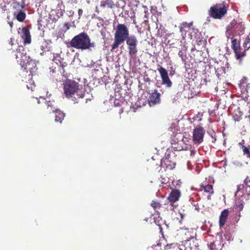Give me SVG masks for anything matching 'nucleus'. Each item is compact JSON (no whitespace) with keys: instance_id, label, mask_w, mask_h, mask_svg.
<instances>
[{"instance_id":"7c9ffc66","label":"nucleus","mask_w":250,"mask_h":250,"mask_svg":"<svg viewBox=\"0 0 250 250\" xmlns=\"http://www.w3.org/2000/svg\"><path fill=\"white\" fill-rule=\"evenodd\" d=\"M244 47L245 49H248L250 48V38L247 37L244 43Z\"/></svg>"},{"instance_id":"a18cd8bd","label":"nucleus","mask_w":250,"mask_h":250,"mask_svg":"<svg viewBox=\"0 0 250 250\" xmlns=\"http://www.w3.org/2000/svg\"><path fill=\"white\" fill-rule=\"evenodd\" d=\"M191 154H195L194 151L193 150H191Z\"/></svg>"},{"instance_id":"412c9836","label":"nucleus","mask_w":250,"mask_h":250,"mask_svg":"<svg viewBox=\"0 0 250 250\" xmlns=\"http://www.w3.org/2000/svg\"><path fill=\"white\" fill-rule=\"evenodd\" d=\"M239 87L241 89L242 92L247 91L249 87V84L246 78L242 79L239 83Z\"/></svg>"},{"instance_id":"b1692460","label":"nucleus","mask_w":250,"mask_h":250,"mask_svg":"<svg viewBox=\"0 0 250 250\" xmlns=\"http://www.w3.org/2000/svg\"><path fill=\"white\" fill-rule=\"evenodd\" d=\"M182 232L185 235V238H183L185 241L188 242L194 238V236L191 234L190 231L188 229H186L182 231Z\"/></svg>"},{"instance_id":"4c0bfd02","label":"nucleus","mask_w":250,"mask_h":250,"mask_svg":"<svg viewBox=\"0 0 250 250\" xmlns=\"http://www.w3.org/2000/svg\"><path fill=\"white\" fill-rule=\"evenodd\" d=\"M160 178H161V182L162 184H166V183H167L168 180V178H167V177L164 178L162 176H161Z\"/></svg>"},{"instance_id":"6ab92c4d","label":"nucleus","mask_w":250,"mask_h":250,"mask_svg":"<svg viewBox=\"0 0 250 250\" xmlns=\"http://www.w3.org/2000/svg\"><path fill=\"white\" fill-rule=\"evenodd\" d=\"M54 112L55 113V122L61 123L64 119L65 114L62 111L58 109L55 110Z\"/></svg>"},{"instance_id":"a19ab883","label":"nucleus","mask_w":250,"mask_h":250,"mask_svg":"<svg viewBox=\"0 0 250 250\" xmlns=\"http://www.w3.org/2000/svg\"><path fill=\"white\" fill-rule=\"evenodd\" d=\"M83 10L81 9H79L78 10V15H79V18H80V17L82 16V15H83Z\"/></svg>"},{"instance_id":"f257e3e1","label":"nucleus","mask_w":250,"mask_h":250,"mask_svg":"<svg viewBox=\"0 0 250 250\" xmlns=\"http://www.w3.org/2000/svg\"><path fill=\"white\" fill-rule=\"evenodd\" d=\"M16 59L19 62L22 70L28 73L29 79L32 77L37 70L36 63L34 60L27 56L23 46H19L15 51Z\"/></svg>"},{"instance_id":"603ef678","label":"nucleus","mask_w":250,"mask_h":250,"mask_svg":"<svg viewBox=\"0 0 250 250\" xmlns=\"http://www.w3.org/2000/svg\"><path fill=\"white\" fill-rule=\"evenodd\" d=\"M57 72H58V74H59L60 72L57 71L56 73H57Z\"/></svg>"},{"instance_id":"9b49d317","label":"nucleus","mask_w":250,"mask_h":250,"mask_svg":"<svg viewBox=\"0 0 250 250\" xmlns=\"http://www.w3.org/2000/svg\"><path fill=\"white\" fill-rule=\"evenodd\" d=\"M241 192L243 194L246 195L247 198L250 195V178L248 176L244 180L243 184H240L237 187L236 193Z\"/></svg>"},{"instance_id":"09e8293b","label":"nucleus","mask_w":250,"mask_h":250,"mask_svg":"<svg viewBox=\"0 0 250 250\" xmlns=\"http://www.w3.org/2000/svg\"><path fill=\"white\" fill-rule=\"evenodd\" d=\"M248 118H249V121H250V115H249Z\"/></svg>"},{"instance_id":"9d476101","label":"nucleus","mask_w":250,"mask_h":250,"mask_svg":"<svg viewBox=\"0 0 250 250\" xmlns=\"http://www.w3.org/2000/svg\"><path fill=\"white\" fill-rule=\"evenodd\" d=\"M175 156H172L170 154L166 153L165 157L161 160V167L171 170L174 168L176 165L174 160Z\"/></svg>"},{"instance_id":"f704fd0d","label":"nucleus","mask_w":250,"mask_h":250,"mask_svg":"<svg viewBox=\"0 0 250 250\" xmlns=\"http://www.w3.org/2000/svg\"><path fill=\"white\" fill-rule=\"evenodd\" d=\"M26 86L28 89H30L32 91H34L36 86L35 83L33 82L31 83H29L28 84H27Z\"/></svg>"},{"instance_id":"f03ea898","label":"nucleus","mask_w":250,"mask_h":250,"mask_svg":"<svg viewBox=\"0 0 250 250\" xmlns=\"http://www.w3.org/2000/svg\"><path fill=\"white\" fill-rule=\"evenodd\" d=\"M80 84L73 80L67 79L63 83V93L67 98H71L75 103L84 97V92L80 89Z\"/></svg>"},{"instance_id":"c756f323","label":"nucleus","mask_w":250,"mask_h":250,"mask_svg":"<svg viewBox=\"0 0 250 250\" xmlns=\"http://www.w3.org/2000/svg\"><path fill=\"white\" fill-rule=\"evenodd\" d=\"M41 48L43 51H49L51 49V46L47 42L45 41L41 45Z\"/></svg>"},{"instance_id":"423d86ee","label":"nucleus","mask_w":250,"mask_h":250,"mask_svg":"<svg viewBox=\"0 0 250 250\" xmlns=\"http://www.w3.org/2000/svg\"><path fill=\"white\" fill-rule=\"evenodd\" d=\"M52 61L58 65V68L52 66L50 68V72L52 73H56L57 71L60 72V73L62 76L67 77V74L65 70V67L67 66V63L64 61L63 58H62L61 55L59 54H55L54 55Z\"/></svg>"},{"instance_id":"c03bdc74","label":"nucleus","mask_w":250,"mask_h":250,"mask_svg":"<svg viewBox=\"0 0 250 250\" xmlns=\"http://www.w3.org/2000/svg\"><path fill=\"white\" fill-rule=\"evenodd\" d=\"M8 24H9L10 27L12 28L13 27V22L12 21H9L8 22Z\"/></svg>"},{"instance_id":"ea45409f","label":"nucleus","mask_w":250,"mask_h":250,"mask_svg":"<svg viewBox=\"0 0 250 250\" xmlns=\"http://www.w3.org/2000/svg\"><path fill=\"white\" fill-rule=\"evenodd\" d=\"M15 8H21V9H22L24 8V6L22 4H20L19 3H16V5L14 6Z\"/></svg>"},{"instance_id":"3c124183","label":"nucleus","mask_w":250,"mask_h":250,"mask_svg":"<svg viewBox=\"0 0 250 250\" xmlns=\"http://www.w3.org/2000/svg\"><path fill=\"white\" fill-rule=\"evenodd\" d=\"M180 30H181V31H182V28H180Z\"/></svg>"},{"instance_id":"7ed1b4c3","label":"nucleus","mask_w":250,"mask_h":250,"mask_svg":"<svg viewBox=\"0 0 250 250\" xmlns=\"http://www.w3.org/2000/svg\"><path fill=\"white\" fill-rule=\"evenodd\" d=\"M69 45L72 47L82 50L90 49L95 47V43L91 42L90 37L84 32L74 36L69 42Z\"/></svg>"},{"instance_id":"5701e85b","label":"nucleus","mask_w":250,"mask_h":250,"mask_svg":"<svg viewBox=\"0 0 250 250\" xmlns=\"http://www.w3.org/2000/svg\"><path fill=\"white\" fill-rule=\"evenodd\" d=\"M14 15L16 16L17 20L20 22H22L26 18V14L24 11L20 10V12H14Z\"/></svg>"},{"instance_id":"cd10ccee","label":"nucleus","mask_w":250,"mask_h":250,"mask_svg":"<svg viewBox=\"0 0 250 250\" xmlns=\"http://www.w3.org/2000/svg\"><path fill=\"white\" fill-rule=\"evenodd\" d=\"M240 47V42L236 39H233L231 41V48L233 50H237Z\"/></svg>"},{"instance_id":"4be33fe9","label":"nucleus","mask_w":250,"mask_h":250,"mask_svg":"<svg viewBox=\"0 0 250 250\" xmlns=\"http://www.w3.org/2000/svg\"><path fill=\"white\" fill-rule=\"evenodd\" d=\"M242 112L240 110V108L238 107L234 110L233 115V119L235 121H239L242 119Z\"/></svg>"},{"instance_id":"473e14b6","label":"nucleus","mask_w":250,"mask_h":250,"mask_svg":"<svg viewBox=\"0 0 250 250\" xmlns=\"http://www.w3.org/2000/svg\"><path fill=\"white\" fill-rule=\"evenodd\" d=\"M57 13V16L59 18L62 17L65 12L64 8H61V9H58Z\"/></svg>"},{"instance_id":"e433bc0d","label":"nucleus","mask_w":250,"mask_h":250,"mask_svg":"<svg viewBox=\"0 0 250 250\" xmlns=\"http://www.w3.org/2000/svg\"><path fill=\"white\" fill-rule=\"evenodd\" d=\"M178 55L182 59V61H185L186 60V56L184 55V52L180 50L178 52Z\"/></svg>"},{"instance_id":"c9c22d12","label":"nucleus","mask_w":250,"mask_h":250,"mask_svg":"<svg viewBox=\"0 0 250 250\" xmlns=\"http://www.w3.org/2000/svg\"><path fill=\"white\" fill-rule=\"evenodd\" d=\"M208 247L210 250H217L214 242L210 243V244L208 245Z\"/></svg>"},{"instance_id":"72a5a7b5","label":"nucleus","mask_w":250,"mask_h":250,"mask_svg":"<svg viewBox=\"0 0 250 250\" xmlns=\"http://www.w3.org/2000/svg\"><path fill=\"white\" fill-rule=\"evenodd\" d=\"M192 24L193 22H190L189 23H188L187 22H183L182 23V25L183 26V27L188 28H190V27L192 25Z\"/></svg>"},{"instance_id":"ddd939ff","label":"nucleus","mask_w":250,"mask_h":250,"mask_svg":"<svg viewBox=\"0 0 250 250\" xmlns=\"http://www.w3.org/2000/svg\"><path fill=\"white\" fill-rule=\"evenodd\" d=\"M160 96V93H159L156 89H155L149 97L148 101L149 105L153 106L156 104H159L161 101Z\"/></svg>"},{"instance_id":"20e7f679","label":"nucleus","mask_w":250,"mask_h":250,"mask_svg":"<svg viewBox=\"0 0 250 250\" xmlns=\"http://www.w3.org/2000/svg\"><path fill=\"white\" fill-rule=\"evenodd\" d=\"M129 37V32L127 27L124 24H117L114 33V41L110 51L113 52L119 47L120 45L126 41Z\"/></svg>"},{"instance_id":"c85d7f7f","label":"nucleus","mask_w":250,"mask_h":250,"mask_svg":"<svg viewBox=\"0 0 250 250\" xmlns=\"http://www.w3.org/2000/svg\"><path fill=\"white\" fill-rule=\"evenodd\" d=\"M151 206L156 211H158V209H160L161 207L162 204H161L159 202L152 201L151 203Z\"/></svg>"},{"instance_id":"2f4dec72","label":"nucleus","mask_w":250,"mask_h":250,"mask_svg":"<svg viewBox=\"0 0 250 250\" xmlns=\"http://www.w3.org/2000/svg\"><path fill=\"white\" fill-rule=\"evenodd\" d=\"M179 135H181V134L180 133L176 134L175 135L173 136V138L172 139L171 142L172 144H176L178 142V138H176V136H179Z\"/></svg>"},{"instance_id":"58836bf2","label":"nucleus","mask_w":250,"mask_h":250,"mask_svg":"<svg viewBox=\"0 0 250 250\" xmlns=\"http://www.w3.org/2000/svg\"><path fill=\"white\" fill-rule=\"evenodd\" d=\"M57 8L58 9H61V8H64V5L63 4V1H61L59 2L57 6Z\"/></svg>"},{"instance_id":"37998d69","label":"nucleus","mask_w":250,"mask_h":250,"mask_svg":"<svg viewBox=\"0 0 250 250\" xmlns=\"http://www.w3.org/2000/svg\"><path fill=\"white\" fill-rule=\"evenodd\" d=\"M9 46H12L14 45V42L12 38L10 39V40L9 42Z\"/></svg>"},{"instance_id":"79ce46f5","label":"nucleus","mask_w":250,"mask_h":250,"mask_svg":"<svg viewBox=\"0 0 250 250\" xmlns=\"http://www.w3.org/2000/svg\"><path fill=\"white\" fill-rule=\"evenodd\" d=\"M172 244L167 245L165 247L164 250H168V249H170L171 247Z\"/></svg>"},{"instance_id":"0eeeda50","label":"nucleus","mask_w":250,"mask_h":250,"mask_svg":"<svg viewBox=\"0 0 250 250\" xmlns=\"http://www.w3.org/2000/svg\"><path fill=\"white\" fill-rule=\"evenodd\" d=\"M52 61L58 65V68L52 66L50 68V72L52 73H56L57 71L60 72V73L62 76L67 77V74L65 70V67L67 66V63L64 61L63 58H62L61 55L59 54H55L54 55Z\"/></svg>"},{"instance_id":"49530a36","label":"nucleus","mask_w":250,"mask_h":250,"mask_svg":"<svg viewBox=\"0 0 250 250\" xmlns=\"http://www.w3.org/2000/svg\"><path fill=\"white\" fill-rule=\"evenodd\" d=\"M7 48H8V49H9V50L12 49V48H11L10 47V46L7 47Z\"/></svg>"},{"instance_id":"bb28decb","label":"nucleus","mask_w":250,"mask_h":250,"mask_svg":"<svg viewBox=\"0 0 250 250\" xmlns=\"http://www.w3.org/2000/svg\"><path fill=\"white\" fill-rule=\"evenodd\" d=\"M45 104L47 105V109L48 112H53L55 110H57L54 106V102L49 101L45 102Z\"/></svg>"},{"instance_id":"a211bd4d","label":"nucleus","mask_w":250,"mask_h":250,"mask_svg":"<svg viewBox=\"0 0 250 250\" xmlns=\"http://www.w3.org/2000/svg\"><path fill=\"white\" fill-rule=\"evenodd\" d=\"M200 190L204 191L205 192L209 193V195H208V199H209V197L213 193V187L212 186L210 185H202L201 186Z\"/></svg>"},{"instance_id":"393cba45","label":"nucleus","mask_w":250,"mask_h":250,"mask_svg":"<svg viewBox=\"0 0 250 250\" xmlns=\"http://www.w3.org/2000/svg\"><path fill=\"white\" fill-rule=\"evenodd\" d=\"M235 53V57L237 60H241L242 58L245 56V51H243V49L240 47L239 49L237 50H234Z\"/></svg>"},{"instance_id":"f8f14e48","label":"nucleus","mask_w":250,"mask_h":250,"mask_svg":"<svg viewBox=\"0 0 250 250\" xmlns=\"http://www.w3.org/2000/svg\"><path fill=\"white\" fill-rule=\"evenodd\" d=\"M157 70L160 74L162 83L166 85L168 87H170L172 86V83L168 77L167 71L165 68L162 66L158 68Z\"/></svg>"},{"instance_id":"a878e982","label":"nucleus","mask_w":250,"mask_h":250,"mask_svg":"<svg viewBox=\"0 0 250 250\" xmlns=\"http://www.w3.org/2000/svg\"><path fill=\"white\" fill-rule=\"evenodd\" d=\"M239 146H241V148L242 149L243 153L246 155L247 158L250 159V146L249 145L248 146L242 145V143L239 144Z\"/></svg>"},{"instance_id":"de8ad7c7","label":"nucleus","mask_w":250,"mask_h":250,"mask_svg":"<svg viewBox=\"0 0 250 250\" xmlns=\"http://www.w3.org/2000/svg\"><path fill=\"white\" fill-rule=\"evenodd\" d=\"M96 12L99 13V10H98L97 7H96Z\"/></svg>"},{"instance_id":"1a4fd4ad","label":"nucleus","mask_w":250,"mask_h":250,"mask_svg":"<svg viewBox=\"0 0 250 250\" xmlns=\"http://www.w3.org/2000/svg\"><path fill=\"white\" fill-rule=\"evenodd\" d=\"M205 130L200 125L196 126L192 132V141L194 144H200L203 142Z\"/></svg>"},{"instance_id":"8fccbe9b","label":"nucleus","mask_w":250,"mask_h":250,"mask_svg":"<svg viewBox=\"0 0 250 250\" xmlns=\"http://www.w3.org/2000/svg\"><path fill=\"white\" fill-rule=\"evenodd\" d=\"M38 104H40V102L39 100H38Z\"/></svg>"},{"instance_id":"aec40b11","label":"nucleus","mask_w":250,"mask_h":250,"mask_svg":"<svg viewBox=\"0 0 250 250\" xmlns=\"http://www.w3.org/2000/svg\"><path fill=\"white\" fill-rule=\"evenodd\" d=\"M246 197H247L246 195L243 194L238 199V201L236 203V208L239 211H241L244 208V202L243 200L244 198H246Z\"/></svg>"},{"instance_id":"f3484780","label":"nucleus","mask_w":250,"mask_h":250,"mask_svg":"<svg viewBox=\"0 0 250 250\" xmlns=\"http://www.w3.org/2000/svg\"><path fill=\"white\" fill-rule=\"evenodd\" d=\"M100 6L104 9H113L115 8V5L112 0H102L100 2Z\"/></svg>"},{"instance_id":"dca6fc26","label":"nucleus","mask_w":250,"mask_h":250,"mask_svg":"<svg viewBox=\"0 0 250 250\" xmlns=\"http://www.w3.org/2000/svg\"><path fill=\"white\" fill-rule=\"evenodd\" d=\"M22 34L21 37L24 40L25 44H29L31 42V38L29 30L26 27H23L22 29Z\"/></svg>"},{"instance_id":"2eb2a0df","label":"nucleus","mask_w":250,"mask_h":250,"mask_svg":"<svg viewBox=\"0 0 250 250\" xmlns=\"http://www.w3.org/2000/svg\"><path fill=\"white\" fill-rule=\"evenodd\" d=\"M229 211L228 209H225L222 211L219 216V225L220 228L223 227L225 225L229 216Z\"/></svg>"},{"instance_id":"39448f33","label":"nucleus","mask_w":250,"mask_h":250,"mask_svg":"<svg viewBox=\"0 0 250 250\" xmlns=\"http://www.w3.org/2000/svg\"><path fill=\"white\" fill-rule=\"evenodd\" d=\"M229 5L225 1L211 6L208 10V15L214 19H221L228 11Z\"/></svg>"},{"instance_id":"4468645a","label":"nucleus","mask_w":250,"mask_h":250,"mask_svg":"<svg viewBox=\"0 0 250 250\" xmlns=\"http://www.w3.org/2000/svg\"><path fill=\"white\" fill-rule=\"evenodd\" d=\"M181 195V192L178 189H173L169 195L167 199L170 202V205L173 206V204L177 201Z\"/></svg>"},{"instance_id":"6e6552de","label":"nucleus","mask_w":250,"mask_h":250,"mask_svg":"<svg viewBox=\"0 0 250 250\" xmlns=\"http://www.w3.org/2000/svg\"><path fill=\"white\" fill-rule=\"evenodd\" d=\"M129 55L130 57L135 58L138 52L137 45L138 41L135 35H131L126 41Z\"/></svg>"}]
</instances>
